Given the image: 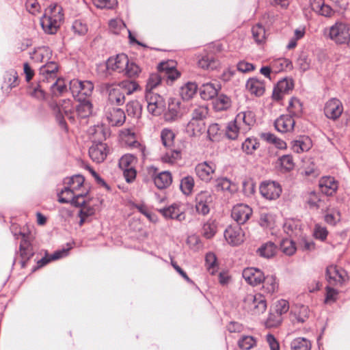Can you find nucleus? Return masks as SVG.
I'll return each instance as SVG.
<instances>
[{
  "instance_id": "nucleus-1",
  "label": "nucleus",
  "mask_w": 350,
  "mask_h": 350,
  "mask_svg": "<svg viewBox=\"0 0 350 350\" xmlns=\"http://www.w3.org/2000/svg\"><path fill=\"white\" fill-rule=\"evenodd\" d=\"M64 19L62 8L57 4H51L46 10L40 19L43 30L49 33H55Z\"/></svg>"
},
{
  "instance_id": "nucleus-2",
  "label": "nucleus",
  "mask_w": 350,
  "mask_h": 350,
  "mask_svg": "<svg viewBox=\"0 0 350 350\" xmlns=\"http://www.w3.org/2000/svg\"><path fill=\"white\" fill-rule=\"evenodd\" d=\"M267 307V301L261 294H248L244 298V309L253 315H259L264 313Z\"/></svg>"
},
{
  "instance_id": "nucleus-3",
  "label": "nucleus",
  "mask_w": 350,
  "mask_h": 350,
  "mask_svg": "<svg viewBox=\"0 0 350 350\" xmlns=\"http://www.w3.org/2000/svg\"><path fill=\"white\" fill-rule=\"evenodd\" d=\"M53 110L56 113V119L59 124L64 129H66V124L64 116L71 120H74L72 116L74 113V107L72 101L69 99H64L53 107Z\"/></svg>"
},
{
  "instance_id": "nucleus-4",
  "label": "nucleus",
  "mask_w": 350,
  "mask_h": 350,
  "mask_svg": "<svg viewBox=\"0 0 350 350\" xmlns=\"http://www.w3.org/2000/svg\"><path fill=\"white\" fill-rule=\"evenodd\" d=\"M349 29L347 23L337 22L329 28V38L337 44H345L350 38Z\"/></svg>"
},
{
  "instance_id": "nucleus-5",
  "label": "nucleus",
  "mask_w": 350,
  "mask_h": 350,
  "mask_svg": "<svg viewBox=\"0 0 350 350\" xmlns=\"http://www.w3.org/2000/svg\"><path fill=\"white\" fill-rule=\"evenodd\" d=\"M86 194H75V191L69 185H66L60 193H58L59 202L60 203H70L75 206L84 204L85 202Z\"/></svg>"
},
{
  "instance_id": "nucleus-6",
  "label": "nucleus",
  "mask_w": 350,
  "mask_h": 350,
  "mask_svg": "<svg viewBox=\"0 0 350 350\" xmlns=\"http://www.w3.org/2000/svg\"><path fill=\"white\" fill-rule=\"evenodd\" d=\"M213 202V196L208 191H201L195 198V208L198 213L206 215L210 212V207Z\"/></svg>"
},
{
  "instance_id": "nucleus-7",
  "label": "nucleus",
  "mask_w": 350,
  "mask_h": 350,
  "mask_svg": "<svg viewBox=\"0 0 350 350\" xmlns=\"http://www.w3.org/2000/svg\"><path fill=\"white\" fill-rule=\"evenodd\" d=\"M146 100L147 109L150 113L153 116H159L163 112L165 103L160 95L152 92H148L146 93Z\"/></svg>"
},
{
  "instance_id": "nucleus-8",
  "label": "nucleus",
  "mask_w": 350,
  "mask_h": 350,
  "mask_svg": "<svg viewBox=\"0 0 350 350\" xmlns=\"http://www.w3.org/2000/svg\"><path fill=\"white\" fill-rule=\"evenodd\" d=\"M326 275L327 281L331 285L341 286L349 280L347 271L336 265H330L327 267Z\"/></svg>"
},
{
  "instance_id": "nucleus-9",
  "label": "nucleus",
  "mask_w": 350,
  "mask_h": 350,
  "mask_svg": "<svg viewBox=\"0 0 350 350\" xmlns=\"http://www.w3.org/2000/svg\"><path fill=\"white\" fill-rule=\"evenodd\" d=\"M216 165L212 161H203L195 167V173L198 178L204 183H210L215 173Z\"/></svg>"
},
{
  "instance_id": "nucleus-10",
  "label": "nucleus",
  "mask_w": 350,
  "mask_h": 350,
  "mask_svg": "<svg viewBox=\"0 0 350 350\" xmlns=\"http://www.w3.org/2000/svg\"><path fill=\"white\" fill-rule=\"evenodd\" d=\"M235 122L239 126L241 133H246L256 123V115L252 110L239 112L235 117Z\"/></svg>"
},
{
  "instance_id": "nucleus-11",
  "label": "nucleus",
  "mask_w": 350,
  "mask_h": 350,
  "mask_svg": "<svg viewBox=\"0 0 350 350\" xmlns=\"http://www.w3.org/2000/svg\"><path fill=\"white\" fill-rule=\"evenodd\" d=\"M58 66L55 62H50L39 69L40 83H53L57 79Z\"/></svg>"
},
{
  "instance_id": "nucleus-12",
  "label": "nucleus",
  "mask_w": 350,
  "mask_h": 350,
  "mask_svg": "<svg viewBox=\"0 0 350 350\" xmlns=\"http://www.w3.org/2000/svg\"><path fill=\"white\" fill-rule=\"evenodd\" d=\"M260 192L265 198L273 200L280 197L282 193V187L277 182L265 181L260 186Z\"/></svg>"
},
{
  "instance_id": "nucleus-13",
  "label": "nucleus",
  "mask_w": 350,
  "mask_h": 350,
  "mask_svg": "<svg viewBox=\"0 0 350 350\" xmlns=\"http://www.w3.org/2000/svg\"><path fill=\"white\" fill-rule=\"evenodd\" d=\"M105 116L109 124L113 126H121L126 119L124 111L122 109L109 105L105 108Z\"/></svg>"
},
{
  "instance_id": "nucleus-14",
  "label": "nucleus",
  "mask_w": 350,
  "mask_h": 350,
  "mask_svg": "<svg viewBox=\"0 0 350 350\" xmlns=\"http://www.w3.org/2000/svg\"><path fill=\"white\" fill-rule=\"evenodd\" d=\"M158 211L165 219L183 221L186 218L184 208L177 203L172 204L166 208H160Z\"/></svg>"
},
{
  "instance_id": "nucleus-15",
  "label": "nucleus",
  "mask_w": 350,
  "mask_h": 350,
  "mask_svg": "<svg viewBox=\"0 0 350 350\" xmlns=\"http://www.w3.org/2000/svg\"><path fill=\"white\" fill-rule=\"evenodd\" d=\"M252 209L247 204H239L232 210L231 217L238 224H245L251 217Z\"/></svg>"
},
{
  "instance_id": "nucleus-16",
  "label": "nucleus",
  "mask_w": 350,
  "mask_h": 350,
  "mask_svg": "<svg viewBox=\"0 0 350 350\" xmlns=\"http://www.w3.org/2000/svg\"><path fill=\"white\" fill-rule=\"evenodd\" d=\"M343 111V106L340 100L331 98L327 100L324 107L325 116L332 120L338 119Z\"/></svg>"
},
{
  "instance_id": "nucleus-17",
  "label": "nucleus",
  "mask_w": 350,
  "mask_h": 350,
  "mask_svg": "<svg viewBox=\"0 0 350 350\" xmlns=\"http://www.w3.org/2000/svg\"><path fill=\"white\" fill-rule=\"evenodd\" d=\"M224 237L230 245H239L244 241V232L239 226H230L224 231Z\"/></svg>"
},
{
  "instance_id": "nucleus-18",
  "label": "nucleus",
  "mask_w": 350,
  "mask_h": 350,
  "mask_svg": "<svg viewBox=\"0 0 350 350\" xmlns=\"http://www.w3.org/2000/svg\"><path fill=\"white\" fill-rule=\"evenodd\" d=\"M129 58L124 53L118 54L116 57H109L106 62V68L108 70L115 71L119 73L124 72L127 65Z\"/></svg>"
},
{
  "instance_id": "nucleus-19",
  "label": "nucleus",
  "mask_w": 350,
  "mask_h": 350,
  "mask_svg": "<svg viewBox=\"0 0 350 350\" xmlns=\"http://www.w3.org/2000/svg\"><path fill=\"white\" fill-rule=\"evenodd\" d=\"M14 236L16 239H18V236L22 237V240L19 246V252L22 258V267H25L27 261H28L34 254L33 247L30 242L27 239L24 233L19 232L18 234H15Z\"/></svg>"
},
{
  "instance_id": "nucleus-20",
  "label": "nucleus",
  "mask_w": 350,
  "mask_h": 350,
  "mask_svg": "<svg viewBox=\"0 0 350 350\" xmlns=\"http://www.w3.org/2000/svg\"><path fill=\"white\" fill-rule=\"evenodd\" d=\"M243 278L252 286H257L262 282L265 275L262 271L254 267H247L243 269Z\"/></svg>"
},
{
  "instance_id": "nucleus-21",
  "label": "nucleus",
  "mask_w": 350,
  "mask_h": 350,
  "mask_svg": "<svg viewBox=\"0 0 350 350\" xmlns=\"http://www.w3.org/2000/svg\"><path fill=\"white\" fill-rule=\"evenodd\" d=\"M294 87L293 81L291 79H283L280 80L274 88L272 97L275 100H280L284 94L288 93Z\"/></svg>"
},
{
  "instance_id": "nucleus-22",
  "label": "nucleus",
  "mask_w": 350,
  "mask_h": 350,
  "mask_svg": "<svg viewBox=\"0 0 350 350\" xmlns=\"http://www.w3.org/2000/svg\"><path fill=\"white\" fill-rule=\"evenodd\" d=\"M108 153L106 144L98 143L93 144L89 149V155L93 161L96 163L103 162Z\"/></svg>"
},
{
  "instance_id": "nucleus-23",
  "label": "nucleus",
  "mask_w": 350,
  "mask_h": 350,
  "mask_svg": "<svg viewBox=\"0 0 350 350\" xmlns=\"http://www.w3.org/2000/svg\"><path fill=\"white\" fill-rule=\"evenodd\" d=\"M274 125L280 133L291 132L294 129L295 120L291 115H282L275 120Z\"/></svg>"
},
{
  "instance_id": "nucleus-24",
  "label": "nucleus",
  "mask_w": 350,
  "mask_h": 350,
  "mask_svg": "<svg viewBox=\"0 0 350 350\" xmlns=\"http://www.w3.org/2000/svg\"><path fill=\"white\" fill-rule=\"evenodd\" d=\"M319 187L322 193L326 196L334 195L338 187V182L332 176H325L320 179L319 183Z\"/></svg>"
},
{
  "instance_id": "nucleus-25",
  "label": "nucleus",
  "mask_w": 350,
  "mask_h": 350,
  "mask_svg": "<svg viewBox=\"0 0 350 350\" xmlns=\"http://www.w3.org/2000/svg\"><path fill=\"white\" fill-rule=\"evenodd\" d=\"M107 92L109 94L108 99L111 103L121 105L124 103V92L122 90V88L119 85H109L107 87Z\"/></svg>"
},
{
  "instance_id": "nucleus-26",
  "label": "nucleus",
  "mask_w": 350,
  "mask_h": 350,
  "mask_svg": "<svg viewBox=\"0 0 350 350\" xmlns=\"http://www.w3.org/2000/svg\"><path fill=\"white\" fill-rule=\"evenodd\" d=\"M246 90L250 94L260 97L265 91L264 82L257 78H250L245 84Z\"/></svg>"
},
{
  "instance_id": "nucleus-27",
  "label": "nucleus",
  "mask_w": 350,
  "mask_h": 350,
  "mask_svg": "<svg viewBox=\"0 0 350 350\" xmlns=\"http://www.w3.org/2000/svg\"><path fill=\"white\" fill-rule=\"evenodd\" d=\"M52 57V51L48 46L39 47L31 53V58L36 62L49 63Z\"/></svg>"
},
{
  "instance_id": "nucleus-28",
  "label": "nucleus",
  "mask_w": 350,
  "mask_h": 350,
  "mask_svg": "<svg viewBox=\"0 0 350 350\" xmlns=\"http://www.w3.org/2000/svg\"><path fill=\"white\" fill-rule=\"evenodd\" d=\"M155 186L159 189L168 187L172 183V176L167 171L162 172L156 175L154 178Z\"/></svg>"
},
{
  "instance_id": "nucleus-29",
  "label": "nucleus",
  "mask_w": 350,
  "mask_h": 350,
  "mask_svg": "<svg viewBox=\"0 0 350 350\" xmlns=\"http://www.w3.org/2000/svg\"><path fill=\"white\" fill-rule=\"evenodd\" d=\"M276 251V245L273 243L269 241L262 244L256 250V254L260 257L265 258H271L275 255Z\"/></svg>"
},
{
  "instance_id": "nucleus-30",
  "label": "nucleus",
  "mask_w": 350,
  "mask_h": 350,
  "mask_svg": "<svg viewBox=\"0 0 350 350\" xmlns=\"http://www.w3.org/2000/svg\"><path fill=\"white\" fill-rule=\"evenodd\" d=\"M263 282V291L269 295H273L276 293L278 290V282L275 275H267L265 276Z\"/></svg>"
},
{
  "instance_id": "nucleus-31",
  "label": "nucleus",
  "mask_w": 350,
  "mask_h": 350,
  "mask_svg": "<svg viewBox=\"0 0 350 350\" xmlns=\"http://www.w3.org/2000/svg\"><path fill=\"white\" fill-rule=\"evenodd\" d=\"M200 95L204 100H211L218 94V88L214 83H204L200 88Z\"/></svg>"
},
{
  "instance_id": "nucleus-32",
  "label": "nucleus",
  "mask_w": 350,
  "mask_h": 350,
  "mask_svg": "<svg viewBox=\"0 0 350 350\" xmlns=\"http://www.w3.org/2000/svg\"><path fill=\"white\" fill-rule=\"evenodd\" d=\"M312 143L310 139L307 137H300L293 142L292 150L297 153L308 151L310 149Z\"/></svg>"
},
{
  "instance_id": "nucleus-33",
  "label": "nucleus",
  "mask_w": 350,
  "mask_h": 350,
  "mask_svg": "<svg viewBox=\"0 0 350 350\" xmlns=\"http://www.w3.org/2000/svg\"><path fill=\"white\" fill-rule=\"evenodd\" d=\"M198 65L203 69L213 70L217 67L218 62L212 55H204L199 58Z\"/></svg>"
},
{
  "instance_id": "nucleus-34",
  "label": "nucleus",
  "mask_w": 350,
  "mask_h": 350,
  "mask_svg": "<svg viewBox=\"0 0 350 350\" xmlns=\"http://www.w3.org/2000/svg\"><path fill=\"white\" fill-rule=\"evenodd\" d=\"M283 229L289 237H297L300 234V225L299 221L288 219L285 221Z\"/></svg>"
},
{
  "instance_id": "nucleus-35",
  "label": "nucleus",
  "mask_w": 350,
  "mask_h": 350,
  "mask_svg": "<svg viewBox=\"0 0 350 350\" xmlns=\"http://www.w3.org/2000/svg\"><path fill=\"white\" fill-rule=\"evenodd\" d=\"M232 105L231 99L229 96L220 94L213 101V107L216 111H224L228 109Z\"/></svg>"
},
{
  "instance_id": "nucleus-36",
  "label": "nucleus",
  "mask_w": 350,
  "mask_h": 350,
  "mask_svg": "<svg viewBox=\"0 0 350 350\" xmlns=\"http://www.w3.org/2000/svg\"><path fill=\"white\" fill-rule=\"evenodd\" d=\"M27 92L30 96L38 100H44L46 97V93L40 82L37 84H31L29 85L27 89Z\"/></svg>"
},
{
  "instance_id": "nucleus-37",
  "label": "nucleus",
  "mask_w": 350,
  "mask_h": 350,
  "mask_svg": "<svg viewBox=\"0 0 350 350\" xmlns=\"http://www.w3.org/2000/svg\"><path fill=\"white\" fill-rule=\"evenodd\" d=\"M180 116V104L178 102L169 103L168 110L165 114V120L174 121Z\"/></svg>"
},
{
  "instance_id": "nucleus-38",
  "label": "nucleus",
  "mask_w": 350,
  "mask_h": 350,
  "mask_svg": "<svg viewBox=\"0 0 350 350\" xmlns=\"http://www.w3.org/2000/svg\"><path fill=\"white\" fill-rule=\"evenodd\" d=\"M68 250H62L55 252L50 256H45L42 258L40 260L37 262V268H40L46 264H48L51 260H57L59 258H62L63 256L67 254Z\"/></svg>"
},
{
  "instance_id": "nucleus-39",
  "label": "nucleus",
  "mask_w": 350,
  "mask_h": 350,
  "mask_svg": "<svg viewBox=\"0 0 350 350\" xmlns=\"http://www.w3.org/2000/svg\"><path fill=\"white\" fill-rule=\"evenodd\" d=\"M197 90L195 83L188 82L180 88V94L183 100H189L196 94Z\"/></svg>"
},
{
  "instance_id": "nucleus-40",
  "label": "nucleus",
  "mask_w": 350,
  "mask_h": 350,
  "mask_svg": "<svg viewBox=\"0 0 350 350\" xmlns=\"http://www.w3.org/2000/svg\"><path fill=\"white\" fill-rule=\"evenodd\" d=\"M292 312L297 322L304 323L308 318L310 310L308 306L301 305L296 306Z\"/></svg>"
},
{
  "instance_id": "nucleus-41",
  "label": "nucleus",
  "mask_w": 350,
  "mask_h": 350,
  "mask_svg": "<svg viewBox=\"0 0 350 350\" xmlns=\"http://www.w3.org/2000/svg\"><path fill=\"white\" fill-rule=\"evenodd\" d=\"M217 231V226L215 220L208 219L206 221L202 229V234L206 239H211L213 237Z\"/></svg>"
},
{
  "instance_id": "nucleus-42",
  "label": "nucleus",
  "mask_w": 350,
  "mask_h": 350,
  "mask_svg": "<svg viewBox=\"0 0 350 350\" xmlns=\"http://www.w3.org/2000/svg\"><path fill=\"white\" fill-rule=\"evenodd\" d=\"M194 184V178L191 176H187L181 179L180 189L185 195L189 196L192 193Z\"/></svg>"
},
{
  "instance_id": "nucleus-43",
  "label": "nucleus",
  "mask_w": 350,
  "mask_h": 350,
  "mask_svg": "<svg viewBox=\"0 0 350 350\" xmlns=\"http://www.w3.org/2000/svg\"><path fill=\"white\" fill-rule=\"evenodd\" d=\"M77 107V113L82 118L88 117L92 113V105L89 100H82Z\"/></svg>"
},
{
  "instance_id": "nucleus-44",
  "label": "nucleus",
  "mask_w": 350,
  "mask_h": 350,
  "mask_svg": "<svg viewBox=\"0 0 350 350\" xmlns=\"http://www.w3.org/2000/svg\"><path fill=\"white\" fill-rule=\"evenodd\" d=\"M142 107L137 100H132L126 104V112L129 116L139 118L141 116Z\"/></svg>"
},
{
  "instance_id": "nucleus-45",
  "label": "nucleus",
  "mask_w": 350,
  "mask_h": 350,
  "mask_svg": "<svg viewBox=\"0 0 350 350\" xmlns=\"http://www.w3.org/2000/svg\"><path fill=\"white\" fill-rule=\"evenodd\" d=\"M291 350H310L311 342L305 338H297L291 342Z\"/></svg>"
},
{
  "instance_id": "nucleus-46",
  "label": "nucleus",
  "mask_w": 350,
  "mask_h": 350,
  "mask_svg": "<svg viewBox=\"0 0 350 350\" xmlns=\"http://www.w3.org/2000/svg\"><path fill=\"white\" fill-rule=\"evenodd\" d=\"M186 129L190 135H198L205 129V126L201 121L190 120L187 125Z\"/></svg>"
},
{
  "instance_id": "nucleus-47",
  "label": "nucleus",
  "mask_w": 350,
  "mask_h": 350,
  "mask_svg": "<svg viewBox=\"0 0 350 350\" xmlns=\"http://www.w3.org/2000/svg\"><path fill=\"white\" fill-rule=\"evenodd\" d=\"M306 204L312 209H318L320 207L321 199L319 195L314 191L307 193L305 196Z\"/></svg>"
},
{
  "instance_id": "nucleus-48",
  "label": "nucleus",
  "mask_w": 350,
  "mask_h": 350,
  "mask_svg": "<svg viewBox=\"0 0 350 350\" xmlns=\"http://www.w3.org/2000/svg\"><path fill=\"white\" fill-rule=\"evenodd\" d=\"M310 64L311 59L306 53H301L296 61L297 66L302 72L308 70L310 68Z\"/></svg>"
},
{
  "instance_id": "nucleus-49",
  "label": "nucleus",
  "mask_w": 350,
  "mask_h": 350,
  "mask_svg": "<svg viewBox=\"0 0 350 350\" xmlns=\"http://www.w3.org/2000/svg\"><path fill=\"white\" fill-rule=\"evenodd\" d=\"M252 36L258 44L262 43L266 38L265 29L260 24H257L252 28Z\"/></svg>"
},
{
  "instance_id": "nucleus-50",
  "label": "nucleus",
  "mask_w": 350,
  "mask_h": 350,
  "mask_svg": "<svg viewBox=\"0 0 350 350\" xmlns=\"http://www.w3.org/2000/svg\"><path fill=\"white\" fill-rule=\"evenodd\" d=\"M136 158L130 154L123 155L119 161V167L121 170L135 167Z\"/></svg>"
},
{
  "instance_id": "nucleus-51",
  "label": "nucleus",
  "mask_w": 350,
  "mask_h": 350,
  "mask_svg": "<svg viewBox=\"0 0 350 350\" xmlns=\"http://www.w3.org/2000/svg\"><path fill=\"white\" fill-rule=\"evenodd\" d=\"M259 147V143L256 138H247L242 144V149L247 154H252Z\"/></svg>"
},
{
  "instance_id": "nucleus-52",
  "label": "nucleus",
  "mask_w": 350,
  "mask_h": 350,
  "mask_svg": "<svg viewBox=\"0 0 350 350\" xmlns=\"http://www.w3.org/2000/svg\"><path fill=\"white\" fill-rule=\"evenodd\" d=\"M84 178L81 175H75L64 180V184L69 185L75 191L79 189L83 185Z\"/></svg>"
},
{
  "instance_id": "nucleus-53",
  "label": "nucleus",
  "mask_w": 350,
  "mask_h": 350,
  "mask_svg": "<svg viewBox=\"0 0 350 350\" xmlns=\"http://www.w3.org/2000/svg\"><path fill=\"white\" fill-rule=\"evenodd\" d=\"M78 206H79L77 207ZM79 206H81V209L79 212V217L81 218L79 224L81 226L85 222V218L92 215L94 213V208L90 205L89 201H88L86 199L85 204H81Z\"/></svg>"
},
{
  "instance_id": "nucleus-54",
  "label": "nucleus",
  "mask_w": 350,
  "mask_h": 350,
  "mask_svg": "<svg viewBox=\"0 0 350 350\" xmlns=\"http://www.w3.org/2000/svg\"><path fill=\"white\" fill-rule=\"evenodd\" d=\"M341 215L338 209H332L324 216L325 221L332 226H335L340 221Z\"/></svg>"
},
{
  "instance_id": "nucleus-55",
  "label": "nucleus",
  "mask_w": 350,
  "mask_h": 350,
  "mask_svg": "<svg viewBox=\"0 0 350 350\" xmlns=\"http://www.w3.org/2000/svg\"><path fill=\"white\" fill-rule=\"evenodd\" d=\"M280 250L284 254L291 256L296 252L295 243L291 239H283L280 243Z\"/></svg>"
},
{
  "instance_id": "nucleus-56",
  "label": "nucleus",
  "mask_w": 350,
  "mask_h": 350,
  "mask_svg": "<svg viewBox=\"0 0 350 350\" xmlns=\"http://www.w3.org/2000/svg\"><path fill=\"white\" fill-rule=\"evenodd\" d=\"M161 75L159 73L150 74L146 86V93L148 92H152L157 86H158L161 81Z\"/></svg>"
},
{
  "instance_id": "nucleus-57",
  "label": "nucleus",
  "mask_w": 350,
  "mask_h": 350,
  "mask_svg": "<svg viewBox=\"0 0 350 350\" xmlns=\"http://www.w3.org/2000/svg\"><path fill=\"white\" fill-rule=\"evenodd\" d=\"M288 110L291 116H299L302 113V104L299 99L293 98L290 100Z\"/></svg>"
},
{
  "instance_id": "nucleus-58",
  "label": "nucleus",
  "mask_w": 350,
  "mask_h": 350,
  "mask_svg": "<svg viewBox=\"0 0 350 350\" xmlns=\"http://www.w3.org/2000/svg\"><path fill=\"white\" fill-rule=\"evenodd\" d=\"M70 90L75 98L81 101L84 98L81 97V81L74 79L70 81Z\"/></svg>"
},
{
  "instance_id": "nucleus-59",
  "label": "nucleus",
  "mask_w": 350,
  "mask_h": 350,
  "mask_svg": "<svg viewBox=\"0 0 350 350\" xmlns=\"http://www.w3.org/2000/svg\"><path fill=\"white\" fill-rule=\"evenodd\" d=\"M140 72L141 68L139 66L135 63L133 62H130L129 60H128L127 65L125 67V70L123 73L128 77L133 78L138 77Z\"/></svg>"
},
{
  "instance_id": "nucleus-60",
  "label": "nucleus",
  "mask_w": 350,
  "mask_h": 350,
  "mask_svg": "<svg viewBox=\"0 0 350 350\" xmlns=\"http://www.w3.org/2000/svg\"><path fill=\"white\" fill-rule=\"evenodd\" d=\"M328 230L326 227L323 226L319 224H317L314 226L313 236L316 239L320 240L321 241H325L328 235Z\"/></svg>"
},
{
  "instance_id": "nucleus-61",
  "label": "nucleus",
  "mask_w": 350,
  "mask_h": 350,
  "mask_svg": "<svg viewBox=\"0 0 350 350\" xmlns=\"http://www.w3.org/2000/svg\"><path fill=\"white\" fill-rule=\"evenodd\" d=\"M217 258L215 254L209 252L205 256L206 267L209 273L212 275L217 271Z\"/></svg>"
},
{
  "instance_id": "nucleus-62",
  "label": "nucleus",
  "mask_w": 350,
  "mask_h": 350,
  "mask_svg": "<svg viewBox=\"0 0 350 350\" xmlns=\"http://www.w3.org/2000/svg\"><path fill=\"white\" fill-rule=\"evenodd\" d=\"M180 159L181 152L178 150H169L162 157V161L169 163H173Z\"/></svg>"
},
{
  "instance_id": "nucleus-63",
  "label": "nucleus",
  "mask_w": 350,
  "mask_h": 350,
  "mask_svg": "<svg viewBox=\"0 0 350 350\" xmlns=\"http://www.w3.org/2000/svg\"><path fill=\"white\" fill-rule=\"evenodd\" d=\"M239 133H241L239 124L235 122V120L230 122L228 124L226 131L228 138L235 139L238 137Z\"/></svg>"
},
{
  "instance_id": "nucleus-64",
  "label": "nucleus",
  "mask_w": 350,
  "mask_h": 350,
  "mask_svg": "<svg viewBox=\"0 0 350 350\" xmlns=\"http://www.w3.org/2000/svg\"><path fill=\"white\" fill-rule=\"evenodd\" d=\"M51 89L53 94L57 96L62 94L66 90V85L64 80L57 78L52 83Z\"/></svg>"
}]
</instances>
